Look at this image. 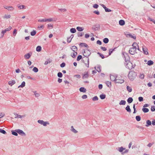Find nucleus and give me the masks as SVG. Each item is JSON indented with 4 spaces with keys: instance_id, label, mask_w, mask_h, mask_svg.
I'll return each instance as SVG.
<instances>
[{
    "instance_id": "nucleus-49",
    "label": "nucleus",
    "mask_w": 155,
    "mask_h": 155,
    "mask_svg": "<svg viewBox=\"0 0 155 155\" xmlns=\"http://www.w3.org/2000/svg\"><path fill=\"white\" fill-rule=\"evenodd\" d=\"M54 21L53 18H51L48 19H46V22H50Z\"/></svg>"
},
{
    "instance_id": "nucleus-10",
    "label": "nucleus",
    "mask_w": 155,
    "mask_h": 155,
    "mask_svg": "<svg viewBox=\"0 0 155 155\" xmlns=\"http://www.w3.org/2000/svg\"><path fill=\"white\" fill-rule=\"evenodd\" d=\"M91 53L90 52V54L88 55H84V54H83V55L84 56V57H86L87 58H88V57L90 56V55L91 54ZM82 62L84 63L86 67H87V68L89 67V59L88 58L87 59V64H86L84 63V61L83 60H82Z\"/></svg>"
},
{
    "instance_id": "nucleus-14",
    "label": "nucleus",
    "mask_w": 155,
    "mask_h": 155,
    "mask_svg": "<svg viewBox=\"0 0 155 155\" xmlns=\"http://www.w3.org/2000/svg\"><path fill=\"white\" fill-rule=\"evenodd\" d=\"M79 45L81 47H84L87 48H89L88 45L84 43H80Z\"/></svg>"
},
{
    "instance_id": "nucleus-11",
    "label": "nucleus",
    "mask_w": 155,
    "mask_h": 155,
    "mask_svg": "<svg viewBox=\"0 0 155 155\" xmlns=\"http://www.w3.org/2000/svg\"><path fill=\"white\" fill-rule=\"evenodd\" d=\"M82 78L83 79L87 78L89 77L88 72V71L85 72L84 74H82Z\"/></svg>"
},
{
    "instance_id": "nucleus-59",
    "label": "nucleus",
    "mask_w": 155,
    "mask_h": 155,
    "mask_svg": "<svg viewBox=\"0 0 155 155\" xmlns=\"http://www.w3.org/2000/svg\"><path fill=\"white\" fill-rule=\"evenodd\" d=\"M58 11H60L61 12H64L66 11H67L66 9L65 8H60V9H58Z\"/></svg>"
},
{
    "instance_id": "nucleus-58",
    "label": "nucleus",
    "mask_w": 155,
    "mask_h": 155,
    "mask_svg": "<svg viewBox=\"0 0 155 155\" xmlns=\"http://www.w3.org/2000/svg\"><path fill=\"white\" fill-rule=\"evenodd\" d=\"M93 7L94 8H97L98 7L99 5H98V4H95L93 5Z\"/></svg>"
},
{
    "instance_id": "nucleus-44",
    "label": "nucleus",
    "mask_w": 155,
    "mask_h": 155,
    "mask_svg": "<svg viewBox=\"0 0 155 155\" xmlns=\"http://www.w3.org/2000/svg\"><path fill=\"white\" fill-rule=\"evenodd\" d=\"M0 132L3 134H6V132L5 130L1 128L0 129Z\"/></svg>"
},
{
    "instance_id": "nucleus-17",
    "label": "nucleus",
    "mask_w": 155,
    "mask_h": 155,
    "mask_svg": "<svg viewBox=\"0 0 155 155\" xmlns=\"http://www.w3.org/2000/svg\"><path fill=\"white\" fill-rule=\"evenodd\" d=\"M119 24L121 26H123L125 24V22L124 20L121 19L119 22Z\"/></svg>"
},
{
    "instance_id": "nucleus-1",
    "label": "nucleus",
    "mask_w": 155,
    "mask_h": 155,
    "mask_svg": "<svg viewBox=\"0 0 155 155\" xmlns=\"http://www.w3.org/2000/svg\"><path fill=\"white\" fill-rule=\"evenodd\" d=\"M117 76L114 75H110V78L112 81H114L115 83L122 84L124 82V80L123 79H117Z\"/></svg>"
},
{
    "instance_id": "nucleus-55",
    "label": "nucleus",
    "mask_w": 155,
    "mask_h": 155,
    "mask_svg": "<svg viewBox=\"0 0 155 155\" xmlns=\"http://www.w3.org/2000/svg\"><path fill=\"white\" fill-rule=\"evenodd\" d=\"M66 65V64L64 62H63L60 64L61 67L63 68Z\"/></svg>"
},
{
    "instance_id": "nucleus-48",
    "label": "nucleus",
    "mask_w": 155,
    "mask_h": 155,
    "mask_svg": "<svg viewBox=\"0 0 155 155\" xmlns=\"http://www.w3.org/2000/svg\"><path fill=\"white\" fill-rule=\"evenodd\" d=\"M144 77V75L143 74H140L139 76V78L141 79H143Z\"/></svg>"
},
{
    "instance_id": "nucleus-33",
    "label": "nucleus",
    "mask_w": 155,
    "mask_h": 155,
    "mask_svg": "<svg viewBox=\"0 0 155 155\" xmlns=\"http://www.w3.org/2000/svg\"><path fill=\"white\" fill-rule=\"evenodd\" d=\"M126 103V102L125 100H121L119 102L120 105H124Z\"/></svg>"
},
{
    "instance_id": "nucleus-24",
    "label": "nucleus",
    "mask_w": 155,
    "mask_h": 155,
    "mask_svg": "<svg viewBox=\"0 0 155 155\" xmlns=\"http://www.w3.org/2000/svg\"><path fill=\"white\" fill-rule=\"evenodd\" d=\"M133 101V99L132 97H129L127 100V102L129 104L131 103Z\"/></svg>"
},
{
    "instance_id": "nucleus-43",
    "label": "nucleus",
    "mask_w": 155,
    "mask_h": 155,
    "mask_svg": "<svg viewBox=\"0 0 155 155\" xmlns=\"http://www.w3.org/2000/svg\"><path fill=\"white\" fill-rule=\"evenodd\" d=\"M97 54L99 55V56L101 57L102 59H104L105 58L104 55L103 54H101L100 53L98 52L97 53Z\"/></svg>"
},
{
    "instance_id": "nucleus-34",
    "label": "nucleus",
    "mask_w": 155,
    "mask_h": 155,
    "mask_svg": "<svg viewBox=\"0 0 155 155\" xmlns=\"http://www.w3.org/2000/svg\"><path fill=\"white\" fill-rule=\"evenodd\" d=\"M109 41V39L107 38H105L103 39V42L105 44L107 43Z\"/></svg>"
},
{
    "instance_id": "nucleus-6",
    "label": "nucleus",
    "mask_w": 155,
    "mask_h": 155,
    "mask_svg": "<svg viewBox=\"0 0 155 155\" xmlns=\"http://www.w3.org/2000/svg\"><path fill=\"white\" fill-rule=\"evenodd\" d=\"M136 65L135 64L134 65L132 64L131 62L129 63H127L126 64V68H127L129 70H131L132 68H134V67L136 66Z\"/></svg>"
},
{
    "instance_id": "nucleus-27",
    "label": "nucleus",
    "mask_w": 155,
    "mask_h": 155,
    "mask_svg": "<svg viewBox=\"0 0 155 155\" xmlns=\"http://www.w3.org/2000/svg\"><path fill=\"white\" fill-rule=\"evenodd\" d=\"M100 98L102 100L104 99L106 97V95L104 94H102L100 95Z\"/></svg>"
},
{
    "instance_id": "nucleus-47",
    "label": "nucleus",
    "mask_w": 155,
    "mask_h": 155,
    "mask_svg": "<svg viewBox=\"0 0 155 155\" xmlns=\"http://www.w3.org/2000/svg\"><path fill=\"white\" fill-rule=\"evenodd\" d=\"M150 110L152 112H154L155 111V106H152Z\"/></svg>"
},
{
    "instance_id": "nucleus-13",
    "label": "nucleus",
    "mask_w": 155,
    "mask_h": 155,
    "mask_svg": "<svg viewBox=\"0 0 155 155\" xmlns=\"http://www.w3.org/2000/svg\"><path fill=\"white\" fill-rule=\"evenodd\" d=\"M18 129H16L15 130H12L11 131L12 134L15 136H18Z\"/></svg>"
},
{
    "instance_id": "nucleus-4",
    "label": "nucleus",
    "mask_w": 155,
    "mask_h": 155,
    "mask_svg": "<svg viewBox=\"0 0 155 155\" xmlns=\"http://www.w3.org/2000/svg\"><path fill=\"white\" fill-rule=\"evenodd\" d=\"M119 152L121 153L122 154H124L127 153L128 152V150L125 149V148H124L123 147H118L117 149Z\"/></svg>"
},
{
    "instance_id": "nucleus-42",
    "label": "nucleus",
    "mask_w": 155,
    "mask_h": 155,
    "mask_svg": "<svg viewBox=\"0 0 155 155\" xmlns=\"http://www.w3.org/2000/svg\"><path fill=\"white\" fill-rule=\"evenodd\" d=\"M71 131L74 133H77L78 131L74 129L73 126L71 127Z\"/></svg>"
},
{
    "instance_id": "nucleus-51",
    "label": "nucleus",
    "mask_w": 155,
    "mask_h": 155,
    "mask_svg": "<svg viewBox=\"0 0 155 155\" xmlns=\"http://www.w3.org/2000/svg\"><path fill=\"white\" fill-rule=\"evenodd\" d=\"M98 99V98L97 96H94L92 98V100L93 101H97Z\"/></svg>"
},
{
    "instance_id": "nucleus-32",
    "label": "nucleus",
    "mask_w": 155,
    "mask_h": 155,
    "mask_svg": "<svg viewBox=\"0 0 155 155\" xmlns=\"http://www.w3.org/2000/svg\"><path fill=\"white\" fill-rule=\"evenodd\" d=\"M142 110L145 113L148 112L149 111V109L146 107H143V108Z\"/></svg>"
},
{
    "instance_id": "nucleus-60",
    "label": "nucleus",
    "mask_w": 155,
    "mask_h": 155,
    "mask_svg": "<svg viewBox=\"0 0 155 155\" xmlns=\"http://www.w3.org/2000/svg\"><path fill=\"white\" fill-rule=\"evenodd\" d=\"M105 11L106 12H111V10L107 8L105 9Z\"/></svg>"
},
{
    "instance_id": "nucleus-21",
    "label": "nucleus",
    "mask_w": 155,
    "mask_h": 155,
    "mask_svg": "<svg viewBox=\"0 0 155 155\" xmlns=\"http://www.w3.org/2000/svg\"><path fill=\"white\" fill-rule=\"evenodd\" d=\"M71 49L74 52L76 51L77 50V48L76 46H73L71 47Z\"/></svg>"
},
{
    "instance_id": "nucleus-53",
    "label": "nucleus",
    "mask_w": 155,
    "mask_h": 155,
    "mask_svg": "<svg viewBox=\"0 0 155 155\" xmlns=\"http://www.w3.org/2000/svg\"><path fill=\"white\" fill-rule=\"evenodd\" d=\"M84 35V33H82V32H78V37H81Z\"/></svg>"
},
{
    "instance_id": "nucleus-19",
    "label": "nucleus",
    "mask_w": 155,
    "mask_h": 155,
    "mask_svg": "<svg viewBox=\"0 0 155 155\" xmlns=\"http://www.w3.org/2000/svg\"><path fill=\"white\" fill-rule=\"evenodd\" d=\"M86 89L84 87H81L79 88V91L81 92L85 93L86 91Z\"/></svg>"
},
{
    "instance_id": "nucleus-29",
    "label": "nucleus",
    "mask_w": 155,
    "mask_h": 155,
    "mask_svg": "<svg viewBox=\"0 0 155 155\" xmlns=\"http://www.w3.org/2000/svg\"><path fill=\"white\" fill-rule=\"evenodd\" d=\"M47 28L49 29H52L53 28V25L51 24H49L47 25Z\"/></svg>"
},
{
    "instance_id": "nucleus-56",
    "label": "nucleus",
    "mask_w": 155,
    "mask_h": 155,
    "mask_svg": "<svg viewBox=\"0 0 155 155\" xmlns=\"http://www.w3.org/2000/svg\"><path fill=\"white\" fill-rule=\"evenodd\" d=\"M34 93L36 97H38L40 96V94L39 93H36V91L34 92Z\"/></svg>"
},
{
    "instance_id": "nucleus-54",
    "label": "nucleus",
    "mask_w": 155,
    "mask_h": 155,
    "mask_svg": "<svg viewBox=\"0 0 155 155\" xmlns=\"http://www.w3.org/2000/svg\"><path fill=\"white\" fill-rule=\"evenodd\" d=\"M13 35L14 36H15L17 33V30L16 29H15L13 31Z\"/></svg>"
},
{
    "instance_id": "nucleus-22",
    "label": "nucleus",
    "mask_w": 155,
    "mask_h": 155,
    "mask_svg": "<svg viewBox=\"0 0 155 155\" xmlns=\"http://www.w3.org/2000/svg\"><path fill=\"white\" fill-rule=\"evenodd\" d=\"M105 83L107 86L109 87H111V82L109 81H106Z\"/></svg>"
},
{
    "instance_id": "nucleus-41",
    "label": "nucleus",
    "mask_w": 155,
    "mask_h": 155,
    "mask_svg": "<svg viewBox=\"0 0 155 155\" xmlns=\"http://www.w3.org/2000/svg\"><path fill=\"white\" fill-rule=\"evenodd\" d=\"M32 71H33L34 72H35V73H37V72L38 71V68H37V67H34L33 68V69H32Z\"/></svg>"
},
{
    "instance_id": "nucleus-64",
    "label": "nucleus",
    "mask_w": 155,
    "mask_h": 155,
    "mask_svg": "<svg viewBox=\"0 0 155 155\" xmlns=\"http://www.w3.org/2000/svg\"><path fill=\"white\" fill-rule=\"evenodd\" d=\"M97 44L101 45L102 44V42L101 41L99 40H98L97 41Z\"/></svg>"
},
{
    "instance_id": "nucleus-39",
    "label": "nucleus",
    "mask_w": 155,
    "mask_h": 155,
    "mask_svg": "<svg viewBox=\"0 0 155 155\" xmlns=\"http://www.w3.org/2000/svg\"><path fill=\"white\" fill-rule=\"evenodd\" d=\"M5 8L10 11L13 10L14 9L13 7L11 6H8V7H7V8H6V7H5Z\"/></svg>"
},
{
    "instance_id": "nucleus-12",
    "label": "nucleus",
    "mask_w": 155,
    "mask_h": 155,
    "mask_svg": "<svg viewBox=\"0 0 155 155\" xmlns=\"http://www.w3.org/2000/svg\"><path fill=\"white\" fill-rule=\"evenodd\" d=\"M18 133L19 135H21L22 136H25L26 134L22 130H21L19 129H18Z\"/></svg>"
},
{
    "instance_id": "nucleus-23",
    "label": "nucleus",
    "mask_w": 155,
    "mask_h": 155,
    "mask_svg": "<svg viewBox=\"0 0 155 155\" xmlns=\"http://www.w3.org/2000/svg\"><path fill=\"white\" fill-rule=\"evenodd\" d=\"M78 53L76 51L74 52L73 53L71 54V56L73 58H75L76 57V56L77 55Z\"/></svg>"
},
{
    "instance_id": "nucleus-9",
    "label": "nucleus",
    "mask_w": 155,
    "mask_h": 155,
    "mask_svg": "<svg viewBox=\"0 0 155 155\" xmlns=\"http://www.w3.org/2000/svg\"><path fill=\"white\" fill-rule=\"evenodd\" d=\"M125 35L127 37L131 38H134V39H136V36L135 35L133 36L129 32H125Z\"/></svg>"
},
{
    "instance_id": "nucleus-62",
    "label": "nucleus",
    "mask_w": 155,
    "mask_h": 155,
    "mask_svg": "<svg viewBox=\"0 0 155 155\" xmlns=\"http://www.w3.org/2000/svg\"><path fill=\"white\" fill-rule=\"evenodd\" d=\"M93 13L97 15H99L100 14V12L98 11H94L93 12Z\"/></svg>"
},
{
    "instance_id": "nucleus-18",
    "label": "nucleus",
    "mask_w": 155,
    "mask_h": 155,
    "mask_svg": "<svg viewBox=\"0 0 155 155\" xmlns=\"http://www.w3.org/2000/svg\"><path fill=\"white\" fill-rule=\"evenodd\" d=\"M15 81L14 80H12L11 81H10L8 82V84L12 86V85L15 84Z\"/></svg>"
},
{
    "instance_id": "nucleus-3",
    "label": "nucleus",
    "mask_w": 155,
    "mask_h": 155,
    "mask_svg": "<svg viewBox=\"0 0 155 155\" xmlns=\"http://www.w3.org/2000/svg\"><path fill=\"white\" fill-rule=\"evenodd\" d=\"M137 45V43L135 42H134L132 45L133 47L130 48L129 50V52L131 54L134 55L137 53L136 52L137 47L135 46H134V45Z\"/></svg>"
},
{
    "instance_id": "nucleus-2",
    "label": "nucleus",
    "mask_w": 155,
    "mask_h": 155,
    "mask_svg": "<svg viewBox=\"0 0 155 155\" xmlns=\"http://www.w3.org/2000/svg\"><path fill=\"white\" fill-rule=\"evenodd\" d=\"M137 75L136 72L133 71H130L129 72L128 77L131 81H133Z\"/></svg>"
},
{
    "instance_id": "nucleus-31",
    "label": "nucleus",
    "mask_w": 155,
    "mask_h": 155,
    "mask_svg": "<svg viewBox=\"0 0 155 155\" xmlns=\"http://www.w3.org/2000/svg\"><path fill=\"white\" fill-rule=\"evenodd\" d=\"M41 50V47L40 46H38L36 48V51L37 52H40Z\"/></svg>"
},
{
    "instance_id": "nucleus-40",
    "label": "nucleus",
    "mask_w": 155,
    "mask_h": 155,
    "mask_svg": "<svg viewBox=\"0 0 155 155\" xmlns=\"http://www.w3.org/2000/svg\"><path fill=\"white\" fill-rule=\"evenodd\" d=\"M36 31L35 30H34L31 32L30 34L31 36H34L35 35H36Z\"/></svg>"
},
{
    "instance_id": "nucleus-20",
    "label": "nucleus",
    "mask_w": 155,
    "mask_h": 155,
    "mask_svg": "<svg viewBox=\"0 0 155 155\" xmlns=\"http://www.w3.org/2000/svg\"><path fill=\"white\" fill-rule=\"evenodd\" d=\"M151 125V122L150 120L146 121V124L145 125L147 127H148Z\"/></svg>"
},
{
    "instance_id": "nucleus-25",
    "label": "nucleus",
    "mask_w": 155,
    "mask_h": 155,
    "mask_svg": "<svg viewBox=\"0 0 155 155\" xmlns=\"http://www.w3.org/2000/svg\"><path fill=\"white\" fill-rule=\"evenodd\" d=\"M52 61V60H51L50 58L48 59L47 60L45 61L44 63V64L45 65H47L48 64L51 63Z\"/></svg>"
},
{
    "instance_id": "nucleus-37",
    "label": "nucleus",
    "mask_w": 155,
    "mask_h": 155,
    "mask_svg": "<svg viewBox=\"0 0 155 155\" xmlns=\"http://www.w3.org/2000/svg\"><path fill=\"white\" fill-rule=\"evenodd\" d=\"M127 90L129 92H131L132 91V88L131 87L129 86H127Z\"/></svg>"
},
{
    "instance_id": "nucleus-15",
    "label": "nucleus",
    "mask_w": 155,
    "mask_h": 155,
    "mask_svg": "<svg viewBox=\"0 0 155 155\" xmlns=\"http://www.w3.org/2000/svg\"><path fill=\"white\" fill-rule=\"evenodd\" d=\"M143 51L144 54H145L147 55L148 54V52L147 51V48L145 47H142Z\"/></svg>"
},
{
    "instance_id": "nucleus-7",
    "label": "nucleus",
    "mask_w": 155,
    "mask_h": 155,
    "mask_svg": "<svg viewBox=\"0 0 155 155\" xmlns=\"http://www.w3.org/2000/svg\"><path fill=\"white\" fill-rule=\"evenodd\" d=\"M38 122L41 125H43L44 126H46L47 124L49 125V123L48 121L45 122L42 120H38Z\"/></svg>"
},
{
    "instance_id": "nucleus-38",
    "label": "nucleus",
    "mask_w": 155,
    "mask_h": 155,
    "mask_svg": "<svg viewBox=\"0 0 155 155\" xmlns=\"http://www.w3.org/2000/svg\"><path fill=\"white\" fill-rule=\"evenodd\" d=\"M137 121H139L141 120V117L140 116H137L135 117Z\"/></svg>"
},
{
    "instance_id": "nucleus-52",
    "label": "nucleus",
    "mask_w": 155,
    "mask_h": 155,
    "mask_svg": "<svg viewBox=\"0 0 155 155\" xmlns=\"http://www.w3.org/2000/svg\"><path fill=\"white\" fill-rule=\"evenodd\" d=\"M38 22H46V18H44L41 19H39L38 20Z\"/></svg>"
},
{
    "instance_id": "nucleus-61",
    "label": "nucleus",
    "mask_w": 155,
    "mask_h": 155,
    "mask_svg": "<svg viewBox=\"0 0 155 155\" xmlns=\"http://www.w3.org/2000/svg\"><path fill=\"white\" fill-rule=\"evenodd\" d=\"M21 86L22 87H23L25 86V81H23L21 84Z\"/></svg>"
},
{
    "instance_id": "nucleus-30",
    "label": "nucleus",
    "mask_w": 155,
    "mask_h": 155,
    "mask_svg": "<svg viewBox=\"0 0 155 155\" xmlns=\"http://www.w3.org/2000/svg\"><path fill=\"white\" fill-rule=\"evenodd\" d=\"M101 66L100 65H98L97 67V68L98 69L97 70L96 69V67H94V68L95 69H96V71H97L98 72H100L101 71Z\"/></svg>"
},
{
    "instance_id": "nucleus-57",
    "label": "nucleus",
    "mask_w": 155,
    "mask_h": 155,
    "mask_svg": "<svg viewBox=\"0 0 155 155\" xmlns=\"http://www.w3.org/2000/svg\"><path fill=\"white\" fill-rule=\"evenodd\" d=\"M139 101L140 102H142L143 101V98L142 97H138Z\"/></svg>"
},
{
    "instance_id": "nucleus-63",
    "label": "nucleus",
    "mask_w": 155,
    "mask_h": 155,
    "mask_svg": "<svg viewBox=\"0 0 155 155\" xmlns=\"http://www.w3.org/2000/svg\"><path fill=\"white\" fill-rule=\"evenodd\" d=\"M6 30H5V29L4 30H2L1 32V33H2V37H3V36H4V34L6 33Z\"/></svg>"
},
{
    "instance_id": "nucleus-36",
    "label": "nucleus",
    "mask_w": 155,
    "mask_h": 155,
    "mask_svg": "<svg viewBox=\"0 0 155 155\" xmlns=\"http://www.w3.org/2000/svg\"><path fill=\"white\" fill-rule=\"evenodd\" d=\"M70 31L71 33H74L76 32V30L75 28H72L70 29Z\"/></svg>"
},
{
    "instance_id": "nucleus-28",
    "label": "nucleus",
    "mask_w": 155,
    "mask_h": 155,
    "mask_svg": "<svg viewBox=\"0 0 155 155\" xmlns=\"http://www.w3.org/2000/svg\"><path fill=\"white\" fill-rule=\"evenodd\" d=\"M147 64L148 65L151 66L153 64V62L152 61L150 60L148 61Z\"/></svg>"
},
{
    "instance_id": "nucleus-50",
    "label": "nucleus",
    "mask_w": 155,
    "mask_h": 155,
    "mask_svg": "<svg viewBox=\"0 0 155 155\" xmlns=\"http://www.w3.org/2000/svg\"><path fill=\"white\" fill-rule=\"evenodd\" d=\"M25 6L24 5H19L18 6V8L19 9H23L24 8H25Z\"/></svg>"
},
{
    "instance_id": "nucleus-8",
    "label": "nucleus",
    "mask_w": 155,
    "mask_h": 155,
    "mask_svg": "<svg viewBox=\"0 0 155 155\" xmlns=\"http://www.w3.org/2000/svg\"><path fill=\"white\" fill-rule=\"evenodd\" d=\"M100 28V26L99 24H96L93 26L92 29L94 31H97L99 30Z\"/></svg>"
},
{
    "instance_id": "nucleus-5",
    "label": "nucleus",
    "mask_w": 155,
    "mask_h": 155,
    "mask_svg": "<svg viewBox=\"0 0 155 155\" xmlns=\"http://www.w3.org/2000/svg\"><path fill=\"white\" fill-rule=\"evenodd\" d=\"M123 54L124 56L125 61L126 64L127 63L129 64L131 62L130 61V57L129 55L125 52H123Z\"/></svg>"
},
{
    "instance_id": "nucleus-26",
    "label": "nucleus",
    "mask_w": 155,
    "mask_h": 155,
    "mask_svg": "<svg viewBox=\"0 0 155 155\" xmlns=\"http://www.w3.org/2000/svg\"><path fill=\"white\" fill-rule=\"evenodd\" d=\"M125 109L129 113H130L131 112V110L130 108V106L127 105L125 108Z\"/></svg>"
},
{
    "instance_id": "nucleus-35",
    "label": "nucleus",
    "mask_w": 155,
    "mask_h": 155,
    "mask_svg": "<svg viewBox=\"0 0 155 155\" xmlns=\"http://www.w3.org/2000/svg\"><path fill=\"white\" fill-rule=\"evenodd\" d=\"M76 29L79 31H81L84 30V28L79 26H78L76 28Z\"/></svg>"
},
{
    "instance_id": "nucleus-16",
    "label": "nucleus",
    "mask_w": 155,
    "mask_h": 155,
    "mask_svg": "<svg viewBox=\"0 0 155 155\" xmlns=\"http://www.w3.org/2000/svg\"><path fill=\"white\" fill-rule=\"evenodd\" d=\"M31 53H28L24 55V57L26 59H28L30 57L31 55Z\"/></svg>"
},
{
    "instance_id": "nucleus-46",
    "label": "nucleus",
    "mask_w": 155,
    "mask_h": 155,
    "mask_svg": "<svg viewBox=\"0 0 155 155\" xmlns=\"http://www.w3.org/2000/svg\"><path fill=\"white\" fill-rule=\"evenodd\" d=\"M82 58V57L81 55H78L77 58V60L78 61H80Z\"/></svg>"
},
{
    "instance_id": "nucleus-45",
    "label": "nucleus",
    "mask_w": 155,
    "mask_h": 155,
    "mask_svg": "<svg viewBox=\"0 0 155 155\" xmlns=\"http://www.w3.org/2000/svg\"><path fill=\"white\" fill-rule=\"evenodd\" d=\"M57 75L58 77L60 78H61L62 77L63 74L61 72H59L58 73Z\"/></svg>"
}]
</instances>
